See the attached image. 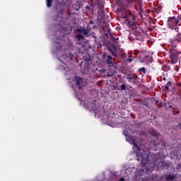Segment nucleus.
<instances>
[{
  "label": "nucleus",
  "instance_id": "nucleus-1",
  "mask_svg": "<svg viewBox=\"0 0 181 181\" xmlns=\"http://www.w3.org/2000/svg\"><path fill=\"white\" fill-rule=\"evenodd\" d=\"M122 19H125V23H128L129 26L135 25V16L129 10L122 11Z\"/></svg>",
  "mask_w": 181,
  "mask_h": 181
},
{
  "label": "nucleus",
  "instance_id": "nucleus-2",
  "mask_svg": "<svg viewBox=\"0 0 181 181\" xmlns=\"http://www.w3.org/2000/svg\"><path fill=\"white\" fill-rule=\"evenodd\" d=\"M169 53L172 64L177 63V62H179V54H181V52H179L173 49V47H171L169 49Z\"/></svg>",
  "mask_w": 181,
  "mask_h": 181
},
{
  "label": "nucleus",
  "instance_id": "nucleus-3",
  "mask_svg": "<svg viewBox=\"0 0 181 181\" xmlns=\"http://www.w3.org/2000/svg\"><path fill=\"white\" fill-rule=\"evenodd\" d=\"M177 23H179V20L176 17H169L168 19V26L170 29H175L176 32H179V28H177Z\"/></svg>",
  "mask_w": 181,
  "mask_h": 181
},
{
  "label": "nucleus",
  "instance_id": "nucleus-4",
  "mask_svg": "<svg viewBox=\"0 0 181 181\" xmlns=\"http://www.w3.org/2000/svg\"><path fill=\"white\" fill-rule=\"evenodd\" d=\"M103 35H104L105 37H107V38H108V35H110V38L112 39V40L113 42H115V37H114V36H112V35H111V30H110L108 28V27L103 26Z\"/></svg>",
  "mask_w": 181,
  "mask_h": 181
},
{
  "label": "nucleus",
  "instance_id": "nucleus-5",
  "mask_svg": "<svg viewBox=\"0 0 181 181\" xmlns=\"http://www.w3.org/2000/svg\"><path fill=\"white\" fill-rule=\"evenodd\" d=\"M74 81H76V86H78L79 90H81L84 87V81L83 78L80 76H75Z\"/></svg>",
  "mask_w": 181,
  "mask_h": 181
},
{
  "label": "nucleus",
  "instance_id": "nucleus-6",
  "mask_svg": "<svg viewBox=\"0 0 181 181\" xmlns=\"http://www.w3.org/2000/svg\"><path fill=\"white\" fill-rule=\"evenodd\" d=\"M95 45H98L99 47H103L105 45V40L102 37H95Z\"/></svg>",
  "mask_w": 181,
  "mask_h": 181
},
{
  "label": "nucleus",
  "instance_id": "nucleus-7",
  "mask_svg": "<svg viewBox=\"0 0 181 181\" xmlns=\"http://www.w3.org/2000/svg\"><path fill=\"white\" fill-rule=\"evenodd\" d=\"M56 11L59 15H63V13L64 12V6L62 4H57Z\"/></svg>",
  "mask_w": 181,
  "mask_h": 181
},
{
  "label": "nucleus",
  "instance_id": "nucleus-8",
  "mask_svg": "<svg viewBox=\"0 0 181 181\" xmlns=\"http://www.w3.org/2000/svg\"><path fill=\"white\" fill-rule=\"evenodd\" d=\"M112 56L108 55L106 57V63L110 67H114V63H112Z\"/></svg>",
  "mask_w": 181,
  "mask_h": 181
},
{
  "label": "nucleus",
  "instance_id": "nucleus-9",
  "mask_svg": "<svg viewBox=\"0 0 181 181\" xmlns=\"http://www.w3.org/2000/svg\"><path fill=\"white\" fill-rule=\"evenodd\" d=\"M83 60H85L86 63H90L92 62L91 55L88 53H86L83 57Z\"/></svg>",
  "mask_w": 181,
  "mask_h": 181
},
{
  "label": "nucleus",
  "instance_id": "nucleus-10",
  "mask_svg": "<svg viewBox=\"0 0 181 181\" xmlns=\"http://www.w3.org/2000/svg\"><path fill=\"white\" fill-rule=\"evenodd\" d=\"M148 13H151L152 12L153 13H155L156 15H158L160 12V8H158L156 7H154L151 8V10H147Z\"/></svg>",
  "mask_w": 181,
  "mask_h": 181
},
{
  "label": "nucleus",
  "instance_id": "nucleus-11",
  "mask_svg": "<svg viewBox=\"0 0 181 181\" xmlns=\"http://www.w3.org/2000/svg\"><path fill=\"white\" fill-rule=\"evenodd\" d=\"M83 70L86 73H90V62H86L83 66Z\"/></svg>",
  "mask_w": 181,
  "mask_h": 181
},
{
  "label": "nucleus",
  "instance_id": "nucleus-12",
  "mask_svg": "<svg viewBox=\"0 0 181 181\" xmlns=\"http://www.w3.org/2000/svg\"><path fill=\"white\" fill-rule=\"evenodd\" d=\"M173 42H177V43H180L181 42V33H178L173 40Z\"/></svg>",
  "mask_w": 181,
  "mask_h": 181
},
{
  "label": "nucleus",
  "instance_id": "nucleus-13",
  "mask_svg": "<svg viewBox=\"0 0 181 181\" xmlns=\"http://www.w3.org/2000/svg\"><path fill=\"white\" fill-rule=\"evenodd\" d=\"M175 177H176V175H175V174H170V175H166V177H165V180H168V181H169V180H175Z\"/></svg>",
  "mask_w": 181,
  "mask_h": 181
},
{
  "label": "nucleus",
  "instance_id": "nucleus-14",
  "mask_svg": "<svg viewBox=\"0 0 181 181\" xmlns=\"http://www.w3.org/2000/svg\"><path fill=\"white\" fill-rule=\"evenodd\" d=\"M152 60H153L152 57L149 55H146L143 59L144 62H148V63H152Z\"/></svg>",
  "mask_w": 181,
  "mask_h": 181
},
{
  "label": "nucleus",
  "instance_id": "nucleus-15",
  "mask_svg": "<svg viewBox=\"0 0 181 181\" xmlns=\"http://www.w3.org/2000/svg\"><path fill=\"white\" fill-rule=\"evenodd\" d=\"M126 62L127 63H131L134 62V57H132V54H129V55L126 57Z\"/></svg>",
  "mask_w": 181,
  "mask_h": 181
},
{
  "label": "nucleus",
  "instance_id": "nucleus-16",
  "mask_svg": "<svg viewBox=\"0 0 181 181\" xmlns=\"http://www.w3.org/2000/svg\"><path fill=\"white\" fill-rule=\"evenodd\" d=\"M117 90V91H127V85L123 83Z\"/></svg>",
  "mask_w": 181,
  "mask_h": 181
},
{
  "label": "nucleus",
  "instance_id": "nucleus-17",
  "mask_svg": "<svg viewBox=\"0 0 181 181\" xmlns=\"http://www.w3.org/2000/svg\"><path fill=\"white\" fill-rule=\"evenodd\" d=\"M149 133L153 136H159V133H158L156 130L151 129Z\"/></svg>",
  "mask_w": 181,
  "mask_h": 181
},
{
  "label": "nucleus",
  "instance_id": "nucleus-18",
  "mask_svg": "<svg viewBox=\"0 0 181 181\" xmlns=\"http://www.w3.org/2000/svg\"><path fill=\"white\" fill-rule=\"evenodd\" d=\"M110 52L114 57H118V55L117 54V49H110Z\"/></svg>",
  "mask_w": 181,
  "mask_h": 181
},
{
  "label": "nucleus",
  "instance_id": "nucleus-19",
  "mask_svg": "<svg viewBox=\"0 0 181 181\" xmlns=\"http://www.w3.org/2000/svg\"><path fill=\"white\" fill-rule=\"evenodd\" d=\"M52 4H53V0H46V5L47 8H51Z\"/></svg>",
  "mask_w": 181,
  "mask_h": 181
},
{
  "label": "nucleus",
  "instance_id": "nucleus-20",
  "mask_svg": "<svg viewBox=\"0 0 181 181\" xmlns=\"http://www.w3.org/2000/svg\"><path fill=\"white\" fill-rule=\"evenodd\" d=\"M163 71H169V70H170V67H169L168 65H163Z\"/></svg>",
  "mask_w": 181,
  "mask_h": 181
},
{
  "label": "nucleus",
  "instance_id": "nucleus-21",
  "mask_svg": "<svg viewBox=\"0 0 181 181\" xmlns=\"http://www.w3.org/2000/svg\"><path fill=\"white\" fill-rule=\"evenodd\" d=\"M139 71L141 73L142 72L144 74H146V69H145V67H141L140 69H139Z\"/></svg>",
  "mask_w": 181,
  "mask_h": 181
},
{
  "label": "nucleus",
  "instance_id": "nucleus-22",
  "mask_svg": "<svg viewBox=\"0 0 181 181\" xmlns=\"http://www.w3.org/2000/svg\"><path fill=\"white\" fill-rule=\"evenodd\" d=\"M82 31H83V35H84L85 36H87L88 35V33H90V31L88 30H87V29H83L82 30Z\"/></svg>",
  "mask_w": 181,
  "mask_h": 181
},
{
  "label": "nucleus",
  "instance_id": "nucleus-23",
  "mask_svg": "<svg viewBox=\"0 0 181 181\" xmlns=\"http://www.w3.org/2000/svg\"><path fill=\"white\" fill-rule=\"evenodd\" d=\"M76 39L77 40H81V39H84V36H83L81 34H78L76 35Z\"/></svg>",
  "mask_w": 181,
  "mask_h": 181
},
{
  "label": "nucleus",
  "instance_id": "nucleus-24",
  "mask_svg": "<svg viewBox=\"0 0 181 181\" xmlns=\"http://www.w3.org/2000/svg\"><path fill=\"white\" fill-rule=\"evenodd\" d=\"M127 79L131 82L132 80H134V76H131V74H127Z\"/></svg>",
  "mask_w": 181,
  "mask_h": 181
},
{
  "label": "nucleus",
  "instance_id": "nucleus-25",
  "mask_svg": "<svg viewBox=\"0 0 181 181\" xmlns=\"http://www.w3.org/2000/svg\"><path fill=\"white\" fill-rule=\"evenodd\" d=\"M67 57H69V59H70V60H73V57H74V55H73V54H71V52H69Z\"/></svg>",
  "mask_w": 181,
  "mask_h": 181
},
{
  "label": "nucleus",
  "instance_id": "nucleus-26",
  "mask_svg": "<svg viewBox=\"0 0 181 181\" xmlns=\"http://www.w3.org/2000/svg\"><path fill=\"white\" fill-rule=\"evenodd\" d=\"M132 144L134 145V148H137V149L139 151H141V149H139V147H138V145L136 144V143L135 141H132Z\"/></svg>",
  "mask_w": 181,
  "mask_h": 181
},
{
  "label": "nucleus",
  "instance_id": "nucleus-27",
  "mask_svg": "<svg viewBox=\"0 0 181 181\" xmlns=\"http://www.w3.org/2000/svg\"><path fill=\"white\" fill-rule=\"evenodd\" d=\"M63 49V45H59V46L57 47V50H62Z\"/></svg>",
  "mask_w": 181,
  "mask_h": 181
},
{
  "label": "nucleus",
  "instance_id": "nucleus-28",
  "mask_svg": "<svg viewBox=\"0 0 181 181\" xmlns=\"http://www.w3.org/2000/svg\"><path fill=\"white\" fill-rule=\"evenodd\" d=\"M134 54L135 55V56H138V54H139V50H134Z\"/></svg>",
  "mask_w": 181,
  "mask_h": 181
},
{
  "label": "nucleus",
  "instance_id": "nucleus-29",
  "mask_svg": "<svg viewBox=\"0 0 181 181\" xmlns=\"http://www.w3.org/2000/svg\"><path fill=\"white\" fill-rule=\"evenodd\" d=\"M166 86H168V87H172V81H169L167 83Z\"/></svg>",
  "mask_w": 181,
  "mask_h": 181
},
{
  "label": "nucleus",
  "instance_id": "nucleus-30",
  "mask_svg": "<svg viewBox=\"0 0 181 181\" xmlns=\"http://www.w3.org/2000/svg\"><path fill=\"white\" fill-rule=\"evenodd\" d=\"M84 28H78L77 29V32H78L79 33H83V30Z\"/></svg>",
  "mask_w": 181,
  "mask_h": 181
},
{
  "label": "nucleus",
  "instance_id": "nucleus-31",
  "mask_svg": "<svg viewBox=\"0 0 181 181\" xmlns=\"http://www.w3.org/2000/svg\"><path fill=\"white\" fill-rule=\"evenodd\" d=\"M163 90H165V91H168L169 90V86H165L163 88Z\"/></svg>",
  "mask_w": 181,
  "mask_h": 181
},
{
  "label": "nucleus",
  "instance_id": "nucleus-32",
  "mask_svg": "<svg viewBox=\"0 0 181 181\" xmlns=\"http://www.w3.org/2000/svg\"><path fill=\"white\" fill-rule=\"evenodd\" d=\"M92 37H93V39H94V42H95V37H97L96 36H95V33H93L92 34Z\"/></svg>",
  "mask_w": 181,
  "mask_h": 181
},
{
  "label": "nucleus",
  "instance_id": "nucleus-33",
  "mask_svg": "<svg viewBox=\"0 0 181 181\" xmlns=\"http://www.w3.org/2000/svg\"><path fill=\"white\" fill-rule=\"evenodd\" d=\"M133 80H138V76L134 75V76H133Z\"/></svg>",
  "mask_w": 181,
  "mask_h": 181
},
{
  "label": "nucleus",
  "instance_id": "nucleus-34",
  "mask_svg": "<svg viewBox=\"0 0 181 181\" xmlns=\"http://www.w3.org/2000/svg\"><path fill=\"white\" fill-rule=\"evenodd\" d=\"M89 25H94V21H93L92 20H90L89 21Z\"/></svg>",
  "mask_w": 181,
  "mask_h": 181
},
{
  "label": "nucleus",
  "instance_id": "nucleus-35",
  "mask_svg": "<svg viewBox=\"0 0 181 181\" xmlns=\"http://www.w3.org/2000/svg\"><path fill=\"white\" fill-rule=\"evenodd\" d=\"M112 76H114V74H107V77H112Z\"/></svg>",
  "mask_w": 181,
  "mask_h": 181
},
{
  "label": "nucleus",
  "instance_id": "nucleus-36",
  "mask_svg": "<svg viewBox=\"0 0 181 181\" xmlns=\"http://www.w3.org/2000/svg\"><path fill=\"white\" fill-rule=\"evenodd\" d=\"M177 127H178V128H180V129H181V122H179V123H178Z\"/></svg>",
  "mask_w": 181,
  "mask_h": 181
},
{
  "label": "nucleus",
  "instance_id": "nucleus-37",
  "mask_svg": "<svg viewBox=\"0 0 181 181\" xmlns=\"http://www.w3.org/2000/svg\"><path fill=\"white\" fill-rule=\"evenodd\" d=\"M119 181H125V178L121 177V178L119 180Z\"/></svg>",
  "mask_w": 181,
  "mask_h": 181
},
{
  "label": "nucleus",
  "instance_id": "nucleus-38",
  "mask_svg": "<svg viewBox=\"0 0 181 181\" xmlns=\"http://www.w3.org/2000/svg\"><path fill=\"white\" fill-rule=\"evenodd\" d=\"M177 70H179V67L177 68L176 71H177Z\"/></svg>",
  "mask_w": 181,
  "mask_h": 181
},
{
  "label": "nucleus",
  "instance_id": "nucleus-39",
  "mask_svg": "<svg viewBox=\"0 0 181 181\" xmlns=\"http://www.w3.org/2000/svg\"><path fill=\"white\" fill-rule=\"evenodd\" d=\"M99 11H101L103 12V9L100 8Z\"/></svg>",
  "mask_w": 181,
  "mask_h": 181
},
{
  "label": "nucleus",
  "instance_id": "nucleus-40",
  "mask_svg": "<svg viewBox=\"0 0 181 181\" xmlns=\"http://www.w3.org/2000/svg\"><path fill=\"white\" fill-rule=\"evenodd\" d=\"M115 40H118V37H117V38L115 39Z\"/></svg>",
  "mask_w": 181,
  "mask_h": 181
},
{
  "label": "nucleus",
  "instance_id": "nucleus-41",
  "mask_svg": "<svg viewBox=\"0 0 181 181\" xmlns=\"http://www.w3.org/2000/svg\"><path fill=\"white\" fill-rule=\"evenodd\" d=\"M163 80H166V78H164Z\"/></svg>",
  "mask_w": 181,
  "mask_h": 181
},
{
  "label": "nucleus",
  "instance_id": "nucleus-42",
  "mask_svg": "<svg viewBox=\"0 0 181 181\" xmlns=\"http://www.w3.org/2000/svg\"><path fill=\"white\" fill-rule=\"evenodd\" d=\"M136 156H138V153H137V154H136Z\"/></svg>",
  "mask_w": 181,
  "mask_h": 181
}]
</instances>
